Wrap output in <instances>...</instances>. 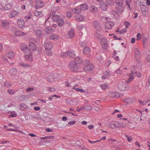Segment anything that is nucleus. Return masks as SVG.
<instances>
[{
	"instance_id": "obj_1",
	"label": "nucleus",
	"mask_w": 150,
	"mask_h": 150,
	"mask_svg": "<svg viewBox=\"0 0 150 150\" xmlns=\"http://www.w3.org/2000/svg\"><path fill=\"white\" fill-rule=\"evenodd\" d=\"M69 68L72 71L77 72L80 71L81 68L80 66L76 64L73 63H71L69 65Z\"/></svg>"
},
{
	"instance_id": "obj_2",
	"label": "nucleus",
	"mask_w": 150,
	"mask_h": 150,
	"mask_svg": "<svg viewBox=\"0 0 150 150\" xmlns=\"http://www.w3.org/2000/svg\"><path fill=\"white\" fill-rule=\"evenodd\" d=\"M100 43L102 48L104 49H107L108 47L107 40V39L105 38H101Z\"/></svg>"
},
{
	"instance_id": "obj_3",
	"label": "nucleus",
	"mask_w": 150,
	"mask_h": 150,
	"mask_svg": "<svg viewBox=\"0 0 150 150\" xmlns=\"http://www.w3.org/2000/svg\"><path fill=\"white\" fill-rule=\"evenodd\" d=\"M24 57L26 59L28 60L31 62L33 61V54L31 51L29 50L28 52H25Z\"/></svg>"
},
{
	"instance_id": "obj_4",
	"label": "nucleus",
	"mask_w": 150,
	"mask_h": 150,
	"mask_svg": "<svg viewBox=\"0 0 150 150\" xmlns=\"http://www.w3.org/2000/svg\"><path fill=\"white\" fill-rule=\"evenodd\" d=\"M118 87L119 89L122 91H125L128 89V87L125 84V83L121 82L118 84Z\"/></svg>"
},
{
	"instance_id": "obj_5",
	"label": "nucleus",
	"mask_w": 150,
	"mask_h": 150,
	"mask_svg": "<svg viewBox=\"0 0 150 150\" xmlns=\"http://www.w3.org/2000/svg\"><path fill=\"white\" fill-rule=\"evenodd\" d=\"M35 8L38 9L39 8H41L44 5V3L40 0H35Z\"/></svg>"
},
{
	"instance_id": "obj_6",
	"label": "nucleus",
	"mask_w": 150,
	"mask_h": 150,
	"mask_svg": "<svg viewBox=\"0 0 150 150\" xmlns=\"http://www.w3.org/2000/svg\"><path fill=\"white\" fill-rule=\"evenodd\" d=\"M93 26L97 31H100L101 30L100 24L97 21H95L93 22Z\"/></svg>"
},
{
	"instance_id": "obj_7",
	"label": "nucleus",
	"mask_w": 150,
	"mask_h": 150,
	"mask_svg": "<svg viewBox=\"0 0 150 150\" xmlns=\"http://www.w3.org/2000/svg\"><path fill=\"white\" fill-rule=\"evenodd\" d=\"M94 68V66L92 64H88L83 68L85 71H89L93 70Z\"/></svg>"
},
{
	"instance_id": "obj_8",
	"label": "nucleus",
	"mask_w": 150,
	"mask_h": 150,
	"mask_svg": "<svg viewBox=\"0 0 150 150\" xmlns=\"http://www.w3.org/2000/svg\"><path fill=\"white\" fill-rule=\"evenodd\" d=\"M44 47L46 50H50L53 48V46L52 43L51 42H45Z\"/></svg>"
},
{
	"instance_id": "obj_9",
	"label": "nucleus",
	"mask_w": 150,
	"mask_h": 150,
	"mask_svg": "<svg viewBox=\"0 0 150 150\" xmlns=\"http://www.w3.org/2000/svg\"><path fill=\"white\" fill-rule=\"evenodd\" d=\"M98 8L95 5H92L89 8V10L92 13H96L98 12Z\"/></svg>"
},
{
	"instance_id": "obj_10",
	"label": "nucleus",
	"mask_w": 150,
	"mask_h": 150,
	"mask_svg": "<svg viewBox=\"0 0 150 150\" xmlns=\"http://www.w3.org/2000/svg\"><path fill=\"white\" fill-rule=\"evenodd\" d=\"M118 121H114L109 123V125L112 129H117L118 127Z\"/></svg>"
},
{
	"instance_id": "obj_11",
	"label": "nucleus",
	"mask_w": 150,
	"mask_h": 150,
	"mask_svg": "<svg viewBox=\"0 0 150 150\" xmlns=\"http://www.w3.org/2000/svg\"><path fill=\"white\" fill-rule=\"evenodd\" d=\"M114 25V24L113 22L108 21L107 22L105 25V27L107 29H111Z\"/></svg>"
},
{
	"instance_id": "obj_12",
	"label": "nucleus",
	"mask_w": 150,
	"mask_h": 150,
	"mask_svg": "<svg viewBox=\"0 0 150 150\" xmlns=\"http://www.w3.org/2000/svg\"><path fill=\"white\" fill-rule=\"evenodd\" d=\"M74 64L77 65L80 64L83 62V60L81 57H78L74 59Z\"/></svg>"
},
{
	"instance_id": "obj_13",
	"label": "nucleus",
	"mask_w": 150,
	"mask_h": 150,
	"mask_svg": "<svg viewBox=\"0 0 150 150\" xmlns=\"http://www.w3.org/2000/svg\"><path fill=\"white\" fill-rule=\"evenodd\" d=\"M20 48L21 50L23 51L25 53V52H28V48L27 45L23 44L21 45Z\"/></svg>"
},
{
	"instance_id": "obj_14",
	"label": "nucleus",
	"mask_w": 150,
	"mask_h": 150,
	"mask_svg": "<svg viewBox=\"0 0 150 150\" xmlns=\"http://www.w3.org/2000/svg\"><path fill=\"white\" fill-rule=\"evenodd\" d=\"M1 25L3 27L4 29H7L9 26V23L6 20H4L1 22Z\"/></svg>"
},
{
	"instance_id": "obj_15",
	"label": "nucleus",
	"mask_w": 150,
	"mask_h": 150,
	"mask_svg": "<svg viewBox=\"0 0 150 150\" xmlns=\"http://www.w3.org/2000/svg\"><path fill=\"white\" fill-rule=\"evenodd\" d=\"M18 13V11L12 10L9 13L8 16L10 18H12L17 15Z\"/></svg>"
},
{
	"instance_id": "obj_16",
	"label": "nucleus",
	"mask_w": 150,
	"mask_h": 150,
	"mask_svg": "<svg viewBox=\"0 0 150 150\" xmlns=\"http://www.w3.org/2000/svg\"><path fill=\"white\" fill-rule=\"evenodd\" d=\"M29 48H28V51L29 50L30 51H35L37 49V46L35 43H32V44H29Z\"/></svg>"
},
{
	"instance_id": "obj_17",
	"label": "nucleus",
	"mask_w": 150,
	"mask_h": 150,
	"mask_svg": "<svg viewBox=\"0 0 150 150\" xmlns=\"http://www.w3.org/2000/svg\"><path fill=\"white\" fill-rule=\"evenodd\" d=\"M42 29L41 28H37V29L35 31V33L37 36L39 38H41L42 36Z\"/></svg>"
},
{
	"instance_id": "obj_18",
	"label": "nucleus",
	"mask_w": 150,
	"mask_h": 150,
	"mask_svg": "<svg viewBox=\"0 0 150 150\" xmlns=\"http://www.w3.org/2000/svg\"><path fill=\"white\" fill-rule=\"evenodd\" d=\"M81 10H86L88 9V6L86 3H84L79 6Z\"/></svg>"
},
{
	"instance_id": "obj_19",
	"label": "nucleus",
	"mask_w": 150,
	"mask_h": 150,
	"mask_svg": "<svg viewBox=\"0 0 150 150\" xmlns=\"http://www.w3.org/2000/svg\"><path fill=\"white\" fill-rule=\"evenodd\" d=\"M133 74L134 72L133 71H132L131 73L129 75V77L128 79L125 81V83H128L131 82L134 79V77Z\"/></svg>"
},
{
	"instance_id": "obj_20",
	"label": "nucleus",
	"mask_w": 150,
	"mask_h": 150,
	"mask_svg": "<svg viewBox=\"0 0 150 150\" xmlns=\"http://www.w3.org/2000/svg\"><path fill=\"white\" fill-rule=\"evenodd\" d=\"M134 51L135 53V58L137 59L140 58L141 57V55L139 50L137 48H135L134 49Z\"/></svg>"
},
{
	"instance_id": "obj_21",
	"label": "nucleus",
	"mask_w": 150,
	"mask_h": 150,
	"mask_svg": "<svg viewBox=\"0 0 150 150\" xmlns=\"http://www.w3.org/2000/svg\"><path fill=\"white\" fill-rule=\"evenodd\" d=\"M26 33L21 31H17L15 32L14 34L17 36H20L26 35Z\"/></svg>"
},
{
	"instance_id": "obj_22",
	"label": "nucleus",
	"mask_w": 150,
	"mask_h": 150,
	"mask_svg": "<svg viewBox=\"0 0 150 150\" xmlns=\"http://www.w3.org/2000/svg\"><path fill=\"white\" fill-rule=\"evenodd\" d=\"M49 38L51 40H57L59 39V36L57 35L52 34L50 36Z\"/></svg>"
},
{
	"instance_id": "obj_23",
	"label": "nucleus",
	"mask_w": 150,
	"mask_h": 150,
	"mask_svg": "<svg viewBox=\"0 0 150 150\" xmlns=\"http://www.w3.org/2000/svg\"><path fill=\"white\" fill-rule=\"evenodd\" d=\"M17 23L20 28H22L24 26L25 23L24 21L21 19H18L17 21Z\"/></svg>"
},
{
	"instance_id": "obj_24",
	"label": "nucleus",
	"mask_w": 150,
	"mask_h": 150,
	"mask_svg": "<svg viewBox=\"0 0 150 150\" xmlns=\"http://www.w3.org/2000/svg\"><path fill=\"white\" fill-rule=\"evenodd\" d=\"M74 32L73 29H71L68 33V35L70 38H72L74 36Z\"/></svg>"
},
{
	"instance_id": "obj_25",
	"label": "nucleus",
	"mask_w": 150,
	"mask_h": 150,
	"mask_svg": "<svg viewBox=\"0 0 150 150\" xmlns=\"http://www.w3.org/2000/svg\"><path fill=\"white\" fill-rule=\"evenodd\" d=\"M81 9L80 8L77 7L72 9V12L76 14H79L81 12Z\"/></svg>"
},
{
	"instance_id": "obj_26",
	"label": "nucleus",
	"mask_w": 150,
	"mask_h": 150,
	"mask_svg": "<svg viewBox=\"0 0 150 150\" xmlns=\"http://www.w3.org/2000/svg\"><path fill=\"white\" fill-rule=\"evenodd\" d=\"M100 7V8L103 11H106L107 9V5L105 2L101 4Z\"/></svg>"
},
{
	"instance_id": "obj_27",
	"label": "nucleus",
	"mask_w": 150,
	"mask_h": 150,
	"mask_svg": "<svg viewBox=\"0 0 150 150\" xmlns=\"http://www.w3.org/2000/svg\"><path fill=\"white\" fill-rule=\"evenodd\" d=\"M75 18L76 20L79 22L82 21L83 19V16L79 15L76 16Z\"/></svg>"
},
{
	"instance_id": "obj_28",
	"label": "nucleus",
	"mask_w": 150,
	"mask_h": 150,
	"mask_svg": "<svg viewBox=\"0 0 150 150\" xmlns=\"http://www.w3.org/2000/svg\"><path fill=\"white\" fill-rule=\"evenodd\" d=\"M13 6L12 4H8L4 6V9L6 10H9L12 9Z\"/></svg>"
},
{
	"instance_id": "obj_29",
	"label": "nucleus",
	"mask_w": 150,
	"mask_h": 150,
	"mask_svg": "<svg viewBox=\"0 0 150 150\" xmlns=\"http://www.w3.org/2000/svg\"><path fill=\"white\" fill-rule=\"evenodd\" d=\"M115 2L117 5L121 7L124 4V0H116Z\"/></svg>"
},
{
	"instance_id": "obj_30",
	"label": "nucleus",
	"mask_w": 150,
	"mask_h": 150,
	"mask_svg": "<svg viewBox=\"0 0 150 150\" xmlns=\"http://www.w3.org/2000/svg\"><path fill=\"white\" fill-rule=\"evenodd\" d=\"M64 20L61 19H59L57 21V23L59 27H61L64 24Z\"/></svg>"
},
{
	"instance_id": "obj_31",
	"label": "nucleus",
	"mask_w": 150,
	"mask_h": 150,
	"mask_svg": "<svg viewBox=\"0 0 150 150\" xmlns=\"http://www.w3.org/2000/svg\"><path fill=\"white\" fill-rule=\"evenodd\" d=\"M112 97H115L116 98L120 97L122 96V95L120 94L117 92H112Z\"/></svg>"
},
{
	"instance_id": "obj_32",
	"label": "nucleus",
	"mask_w": 150,
	"mask_h": 150,
	"mask_svg": "<svg viewBox=\"0 0 150 150\" xmlns=\"http://www.w3.org/2000/svg\"><path fill=\"white\" fill-rule=\"evenodd\" d=\"M90 48L88 47L84 48L83 50V53L85 54H88L90 52Z\"/></svg>"
},
{
	"instance_id": "obj_33",
	"label": "nucleus",
	"mask_w": 150,
	"mask_h": 150,
	"mask_svg": "<svg viewBox=\"0 0 150 150\" xmlns=\"http://www.w3.org/2000/svg\"><path fill=\"white\" fill-rule=\"evenodd\" d=\"M20 65L24 67H31V65L30 64L25 63L23 62L20 63Z\"/></svg>"
},
{
	"instance_id": "obj_34",
	"label": "nucleus",
	"mask_w": 150,
	"mask_h": 150,
	"mask_svg": "<svg viewBox=\"0 0 150 150\" xmlns=\"http://www.w3.org/2000/svg\"><path fill=\"white\" fill-rule=\"evenodd\" d=\"M34 13L35 15L37 17H41L42 15V12H39L38 11H35Z\"/></svg>"
},
{
	"instance_id": "obj_35",
	"label": "nucleus",
	"mask_w": 150,
	"mask_h": 150,
	"mask_svg": "<svg viewBox=\"0 0 150 150\" xmlns=\"http://www.w3.org/2000/svg\"><path fill=\"white\" fill-rule=\"evenodd\" d=\"M15 54L13 52H10L8 53L7 54V57L10 59L13 58Z\"/></svg>"
},
{
	"instance_id": "obj_36",
	"label": "nucleus",
	"mask_w": 150,
	"mask_h": 150,
	"mask_svg": "<svg viewBox=\"0 0 150 150\" xmlns=\"http://www.w3.org/2000/svg\"><path fill=\"white\" fill-rule=\"evenodd\" d=\"M67 55L73 58L75 57L74 52L73 51H69L67 52Z\"/></svg>"
},
{
	"instance_id": "obj_37",
	"label": "nucleus",
	"mask_w": 150,
	"mask_h": 150,
	"mask_svg": "<svg viewBox=\"0 0 150 150\" xmlns=\"http://www.w3.org/2000/svg\"><path fill=\"white\" fill-rule=\"evenodd\" d=\"M118 128H125L126 127V125L121 122H118Z\"/></svg>"
},
{
	"instance_id": "obj_38",
	"label": "nucleus",
	"mask_w": 150,
	"mask_h": 150,
	"mask_svg": "<svg viewBox=\"0 0 150 150\" xmlns=\"http://www.w3.org/2000/svg\"><path fill=\"white\" fill-rule=\"evenodd\" d=\"M105 1L106 4L109 6H112L114 4L113 0H105Z\"/></svg>"
},
{
	"instance_id": "obj_39",
	"label": "nucleus",
	"mask_w": 150,
	"mask_h": 150,
	"mask_svg": "<svg viewBox=\"0 0 150 150\" xmlns=\"http://www.w3.org/2000/svg\"><path fill=\"white\" fill-rule=\"evenodd\" d=\"M131 1L130 0H126V4L127 6V9L131 10V8L130 6V4H131Z\"/></svg>"
},
{
	"instance_id": "obj_40",
	"label": "nucleus",
	"mask_w": 150,
	"mask_h": 150,
	"mask_svg": "<svg viewBox=\"0 0 150 150\" xmlns=\"http://www.w3.org/2000/svg\"><path fill=\"white\" fill-rule=\"evenodd\" d=\"M109 87L108 85L106 84H102L100 86V88L103 90L107 89Z\"/></svg>"
},
{
	"instance_id": "obj_41",
	"label": "nucleus",
	"mask_w": 150,
	"mask_h": 150,
	"mask_svg": "<svg viewBox=\"0 0 150 150\" xmlns=\"http://www.w3.org/2000/svg\"><path fill=\"white\" fill-rule=\"evenodd\" d=\"M94 35L95 37L97 38L98 40H99L102 37V35L97 32H96L95 33Z\"/></svg>"
},
{
	"instance_id": "obj_42",
	"label": "nucleus",
	"mask_w": 150,
	"mask_h": 150,
	"mask_svg": "<svg viewBox=\"0 0 150 150\" xmlns=\"http://www.w3.org/2000/svg\"><path fill=\"white\" fill-rule=\"evenodd\" d=\"M53 20L54 21H56L58 20L59 19V16L57 15H54L52 17Z\"/></svg>"
},
{
	"instance_id": "obj_43",
	"label": "nucleus",
	"mask_w": 150,
	"mask_h": 150,
	"mask_svg": "<svg viewBox=\"0 0 150 150\" xmlns=\"http://www.w3.org/2000/svg\"><path fill=\"white\" fill-rule=\"evenodd\" d=\"M141 11L142 13H145L146 12H147L148 10V8L146 7H144L141 8Z\"/></svg>"
},
{
	"instance_id": "obj_44",
	"label": "nucleus",
	"mask_w": 150,
	"mask_h": 150,
	"mask_svg": "<svg viewBox=\"0 0 150 150\" xmlns=\"http://www.w3.org/2000/svg\"><path fill=\"white\" fill-rule=\"evenodd\" d=\"M73 89L76 90L77 91H78L82 93L84 92V90L82 89L75 88V86H74L73 87Z\"/></svg>"
},
{
	"instance_id": "obj_45",
	"label": "nucleus",
	"mask_w": 150,
	"mask_h": 150,
	"mask_svg": "<svg viewBox=\"0 0 150 150\" xmlns=\"http://www.w3.org/2000/svg\"><path fill=\"white\" fill-rule=\"evenodd\" d=\"M138 90V86H132V91L133 92H135L137 91Z\"/></svg>"
},
{
	"instance_id": "obj_46",
	"label": "nucleus",
	"mask_w": 150,
	"mask_h": 150,
	"mask_svg": "<svg viewBox=\"0 0 150 150\" xmlns=\"http://www.w3.org/2000/svg\"><path fill=\"white\" fill-rule=\"evenodd\" d=\"M54 138V136H47L44 137H42L41 139H53Z\"/></svg>"
},
{
	"instance_id": "obj_47",
	"label": "nucleus",
	"mask_w": 150,
	"mask_h": 150,
	"mask_svg": "<svg viewBox=\"0 0 150 150\" xmlns=\"http://www.w3.org/2000/svg\"><path fill=\"white\" fill-rule=\"evenodd\" d=\"M53 75H50L47 76V78L50 81L52 82L54 81V79L53 78Z\"/></svg>"
},
{
	"instance_id": "obj_48",
	"label": "nucleus",
	"mask_w": 150,
	"mask_h": 150,
	"mask_svg": "<svg viewBox=\"0 0 150 150\" xmlns=\"http://www.w3.org/2000/svg\"><path fill=\"white\" fill-rule=\"evenodd\" d=\"M59 9V8L58 6H54L52 7V9H51V11L52 12L53 11H54L53 13H54L55 12L57 11Z\"/></svg>"
},
{
	"instance_id": "obj_49",
	"label": "nucleus",
	"mask_w": 150,
	"mask_h": 150,
	"mask_svg": "<svg viewBox=\"0 0 150 150\" xmlns=\"http://www.w3.org/2000/svg\"><path fill=\"white\" fill-rule=\"evenodd\" d=\"M47 89L49 92H54L55 91V88L53 87H48Z\"/></svg>"
},
{
	"instance_id": "obj_50",
	"label": "nucleus",
	"mask_w": 150,
	"mask_h": 150,
	"mask_svg": "<svg viewBox=\"0 0 150 150\" xmlns=\"http://www.w3.org/2000/svg\"><path fill=\"white\" fill-rule=\"evenodd\" d=\"M86 110H91L92 109V106L88 104L86 106H85Z\"/></svg>"
},
{
	"instance_id": "obj_51",
	"label": "nucleus",
	"mask_w": 150,
	"mask_h": 150,
	"mask_svg": "<svg viewBox=\"0 0 150 150\" xmlns=\"http://www.w3.org/2000/svg\"><path fill=\"white\" fill-rule=\"evenodd\" d=\"M128 122L129 123L128 125V127L130 129H133L135 128V127L134 125L131 122L129 121H128Z\"/></svg>"
},
{
	"instance_id": "obj_52",
	"label": "nucleus",
	"mask_w": 150,
	"mask_h": 150,
	"mask_svg": "<svg viewBox=\"0 0 150 150\" xmlns=\"http://www.w3.org/2000/svg\"><path fill=\"white\" fill-rule=\"evenodd\" d=\"M134 74L136 76L139 77H141L142 76V74L141 73L139 72L136 71L134 73Z\"/></svg>"
},
{
	"instance_id": "obj_53",
	"label": "nucleus",
	"mask_w": 150,
	"mask_h": 150,
	"mask_svg": "<svg viewBox=\"0 0 150 150\" xmlns=\"http://www.w3.org/2000/svg\"><path fill=\"white\" fill-rule=\"evenodd\" d=\"M32 14L30 12H29L28 13V14L26 16H25V18H26L28 19H30L32 17Z\"/></svg>"
},
{
	"instance_id": "obj_54",
	"label": "nucleus",
	"mask_w": 150,
	"mask_h": 150,
	"mask_svg": "<svg viewBox=\"0 0 150 150\" xmlns=\"http://www.w3.org/2000/svg\"><path fill=\"white\" fill-rule=\"evenodd\" d=\"M29 44H32V43H35L34 42H35L36 41L33 38H31L29 40Z\"/></svg>"
},
{
	"instance_id": "obj_55",
	"label": "nucleus",
	"mask_w": 150,
	"mask_h": 150,
	"mask_svg": "<svg viewBox=\"0 0 150 150\" xmlns=\"http://www.w3.org/2000/svg\"><path fill=\"white\" fill-rule=\"evenodd\" d=\"M8 92L10 94H13L15 93V91L13 90L8 89Z\"/></svg>"
},
{
	"instance_id": "obj_56",
	"label": "nucleus",
	"mask_w": 150,
	"mask_h": 150,
	"mask_svg": "<svg viewBox=\"0 0 150 150\" xmlns=\"http://www.w3.org/2000/svg\"><path fill=\"white\" fill-rule=\"evenodd\" d=\"M6 130L7 131H15L17 132H21L19 130H16L14 129H6Z\"/></svg>"
},
{
	"instance_id": "obj_57",
	"label": "nucleus",
	"mask_w": 150,
	"mask_h": 150,
	"mask_svg": "<svg viewBox=\"0 0 150 150\" xmlns=\"http://www.w3.org/2000/svg\"><path fill=\"white\" fill-rule=\"evenodd\" d=\"M5 85L8 87H10L11 86V84L8 82H6L5 83Z\"/></svg>"
},
{
	"instance_id": "obj_58",
	"label": "nucleus",
	"mask_w": 150,
	"mask_h": 150,
	"mask_svg": "<svg viewBox=\"0 0 150 150\" xmlns=\"http://www.w3.org/2000/svg\"><path fill=\"white\" fill-rule=\"evenodd\" d=\"M139 102L142 105H145L148 103V102L143 101L140 100H139Z\"/></svg>"
},
{
	"instance_id": "obj_59",
	"label": "nucleus",
	"mask_w": 150,
	"mask_h": 150,
	"mask_svg": "<svg viewBox=\"0 0 150 150\" xmlns=\"http://www.w3.org/2000/svg\"><path fill=\"white\" fill-rule=\"evenodd\" d=\"M137 39L136 40H139L141 39V34L139 33H137Z\"/></svg>"
},
{
	"instance_id": "obj_60",
	"label": "nucleus",
	"mask_w": 150,
	"mask_h": 150,
	"mask_svg": "<svg viewBox=\"0 0 150 150\" xmlns=\"http://www.w3.org/2000/svg\"><path fill=\"white\" fill-rule=\"evenodd\" d=\"M126 137L127 138V140L128 141H130L132 139V138L131 136H129L127 135H125Z\"/></svg>"
},
{
	"instance_id": "obj_61",
	"label": "nucleus",
	"mask_w": 150,
	"mask_h": 150,
	"mask_svg": "<svg viewBox=\"0 0 150 150\" xmlns=\"http://www.w3.org/2000/svg\"><path fill=\"white\" fill-rule=\"evenodd\" d=\"M11 113H12V112H11ZM17 116V114L16 113H14L12 114H11V115H10L9 116V117H16Z\"/></svg>"
},
{
	"instance_id": "obj_62",
	"label": "nucleus",
	"mask_w": 150,
	"mask_h": 150,
	"mask_svg": "<svg viewBox=\"0 0 150 150\" xmlns=\"http://www.w3.org/2000/svg\"><path fill=\"white\" fill-rule=\"evenodd\" d=\"M76 122L74 121H72L69 122L68 123V124L69 125H72L76 123Z\"/></svg>"
},
{
	"instance_id": "obj_63",
	"label": "nucleus",
	"mask_w": 150,
	"mask_h": 150,
	"mask_svg": "<svg viewBox=\"0 0 150 150\" xmlns=\"http://www.w3.org/2000/svg\"><path fill=\"white\" fill-rule=\"evenodd\" d=\"M112 57L116 61H118L119 59V57L118 56L116 57L115 55L113 56Z\"/></svg>"
},
{
	"instance_id": "obj_64",
	"label": "nucleus",
	"mask_w": 150,
	"mask_h": 150,
	"mask_svg": "<svg viewBox=\"0 0 150 150\" xmlns=\"http://www.w3.org/2000/svg\"><path fill=\"white\" fill-rule=\"evenodd\" d=\"M67 55V52H64L61 54V56L62 57H64Z\"/></svg>"
}]
</instances>
